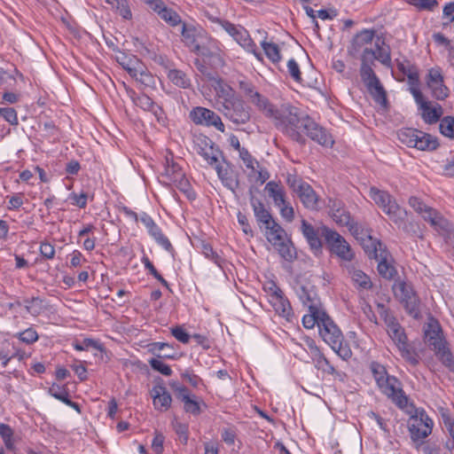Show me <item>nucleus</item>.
<instances>
[{
	"mask_svg": "<svg viewBox=\"0 0 454 454\" xmlns=\"http://www.w3.org/2000/svg\"><path fill=\"white\" fill-rule=\"evenodd\" d=\"M215 165L217 176L219 179L222 181L223 184L229 190H231L232 192H234L235 190L239 185L238 173L228 163H216Z\"/></svg>",
	"mask_w": 454,
	"mask_h": 454,
	"instance_id": "5701e85b",
	"label": "nucleus"
},
{
	"mask_svg": "<svg viewBox=\"0 0 454 454\" xmlns=\"http://www.w3.org/2000/svg\"><path fill=\"white\" fill-rule=\"evenodd\" d=\"M301 135L303 137L304 135H306L311 140L325 147H331L334 143L332 136L326 129L317 123L309 115H307L302 124Z\"/></svg>",
	"mask_w": 454,
	"mask_h": 454,
	"instance_id": "2eb2a0df",
	"label": "nucleus"
},
{
	"mask_svg": "<svg viewBox=\"0 0 454 454\" xmlns=\"http://www.w3.org/2000/svg\"><path fill=\"white\" fill-rule=\"evenodd\" d=\"M262 231L268 242L274 247L285 261L291 262L296 259L295 248L286 231L278 223L275 222Z\"/></svg>",
	"mask_w": 454,
	"mask_h": 454,
	"instance_id": "423d86ee",
	"label": "nucleus"
},
{
	"mask_svg": "<svg viewBox=\"0 0 454 454\" xmlns=\"http://www.w3.org/2000/svg\"><path fill=\"white\" fill-rule=\"evenodd\" d=\"M106 2L114 8L122 18L131 19L132 13L127 0H106Z\"/></svg>",
	"mask_w": 454,
	"mask_h": 454,
	"instance_id": "8fccbe9b",
	"label": "nucleus"
},
{
	"mask_svg": "<svg viewBox=\"0 0 454 454\" xmlns=\"http://www.w3.org/2000/svg\"><path fill=\"white\" fill-rule=\"evenodd\" d=\"M233 39L247 52L252 53L258 60H262V55L256 50V44L249 33L242 26L236 32Z\"/></svg>",
	"mask_w": 454,
	"mask_h": 454,
	"instance_id": "cd10ccee",
	"label": "nucleus"
},
{
	"mask_svg": "<svg viewBox=\"0 0 454 454\" xmlns=\"http://www.w3.org/2000/svg\"><path fill=\"white\" fill-rule=\"evenodd\" d=\"M389 256L390 255L388 252L386 250L380 252L378 255V258H374L376 261H378L377 269L379 274L386 279L393 278V277L396 273L395 269L388 261Z\"/></svg>",
	"mask_w": 454,
	"mask_h": 454,
	"instance_id": "c9c22d12",
	"label": "nucleus"
},
{
	"mask_svg": "<svg viewBox=\"0 0 454 454\" xmlns=\"http://www.w3.org/2000/svg\"><path fill=\"white\" fill-rule=\"evenodd\" d=\"M153 12L171 27H175L182 23L180 15L173 9L168 8L163 1H161L160 4L155 5V10Z\"/></svg>",
	"mask_w": 454,
	"mask_h": 454,
	"instance_id": "72a5a7b5",
	"label": "nucleus"
},
{
	"mask_svg": "<svg viewBox=\"0 0 454 454\" xmlns=\"http://www.w3.org/2000/svg\"><path fill=\"white\" fill-rule=\"evenodd\" d=\"M348 271L354 286L357 289L369 290L372 288V283L371 281V278L364 271H362L359 269H356L354 266L348 267Z\"/></svg>",
	"mask_w": 454,
	"mask_h": 454,
	"instance_id": "f704fd0d",
	"label": "nucleus"
},
{
	"mask_svg": "<svg viewBox=\"0 0 454 454\" xmlns=\"http://www.w3.org/2000/svg\"><path fill=\"white\" fill-rule=\"evenodd\" d=\"M239 90L242 91L244 96L248 101L253 104L258 111L262 113L270 103V100L260 94L254 88V86L245 80L239 82Z\"/></svg>",
	"mask_w": 454,
	"mask_h": 454,
	"instance_id": "412c9836",
	"label": "nucleus"
},
{
	"mask_svg": "<svg viewBox=\"0 0 454 454\" xmlns=\"http://www.w3.org/2000/svg\"><path fill=\"white\" fill-rule=\"evenodd\" d=\"M331 216L339 225L348 226L350 224L351 216L340 203L334 202L333 204L331 207Z\"/></svg>",
	"mask_w": 454,
	"mask_h": 454,
	"instance_id": "4c0bfd02",
	"label": "nucleus"
},
{
	"mask_svg": "<svg viewBox=\"0 0 454 454\" xmlns=\"http://www.w3.org/2000/svg\"><path fill=\"white\" fill-rule=\"evenodd\" d=\"M362 246L371 258H378L380 252L386 251V247L379 240L368 236L362 239Z\"/></svg>",
	"mask_w": 454,
	"mask_h": 454,
	"instance_id": "a19ab883",
	"label": "nucleus"
},
{
	"mask_svg": "<svg viewBox=\"0 0 454 454\" xmlns=\"http://www.w3.org/2000/svg\"><path fill=\"white\" fill-rule=\"evenodd\" d=\"M374 45L375 50L364 48L362 52L360 75L374 101L385 106L387 104L386 91L375 74L372 66L374 60H379L382 65L387 67H391L390 49L380 38H377Z\"/></svg>",
	"mask_w": 454,
	"mask_h": 454,
	"instance_id": "f257e3e1",
	"label": "nucleus"
},
{
	"mask_svg": "<svg viewBox=\"0 0 454 454\" xmlns=\"http://www.w3.org/2000/svg\"><path fill=\"white\" fill-rule=\"evenodd\" d=\"M43 301L39 297H33L30 300L25 301V308L27 311L33 315H39L43 309Z\"/></svg>",
	"mask_w": 454,
	"mask_h": 454,
	"instance_id": "864d4df0",
	"label": "nucleus"
},
{
	"mask_svg": "<svg viewBox=\"0 0 454 454\" xmlns=\"http://www.w3.org/2000/svg\"><path fill=\"white\" fill-rule=\"evenodd\" d=\"M184 172L181 167L175 162L172 159L166 158V166L164 169V176L168 179L169 183H173L176 179V176L179 175H183Z\"/></svg>",
	"mask_w": 454,
	"mask_h": 454,
	"instance_id": "a18cd8bd",
	"label": "nucleus"
},
{
	"mask_svg": "<svg viewBox=\"0 0 454 454\" xmlns=\"http://www.w3.org/2000/svg\"><path fill=\"white\" fill-rule=\"evenodd\" d=\"M325 316V311L321 309V308L309 309V314L302 317V325L307 329H312L316 325L319 328L321 319H324Z\"/></svg>",
	"mask_w": 454,
	"mask_h": 454,
	"instance_id": "58836bf2",
	"label": "nucleus"
},
{
	"mask_svg": "<svg viewBox=\"0 0 454 454\" xmlns=\"http://www.w3.org/2000/svg\"><path fill=\"white\" fill-rule=\"evenodd\" d=\"M214 22L217 23L223 29H224L232 38L235 36L236 32L240 28V25H235L228 20L215 19Z\"/></svg>",
	"mask_w": 454,
	"mask_h": 454,
	"instance_id": "bf43d9fd",
	"label": "nucleus"
},
{
	"mask_svg": "<svg viewBox=\"0 0 454 454\" xmlns=\"http://www.w3.org/2000/svg\"><path fill=\"white\" fill-rule=\"evenodd\" d=\"M149 351L159 358H174V354L161 355L160 352L165 348H172V346L167 342H153L148 346Z\"/></svg>",
	"mask_w": 454,
	"mask_h": 454,
	"instance_id": "5fc2aeb1",
	"label": "nucleus"
},
{
	"mask_svg": "<svg viewBox=\"0 0 454 454\" xmlns=\"http://www.w3.org/2000/svg\"><path fill=\"white\" fill-rule=\"evenodd\" d=\"M396 298L404 305L407 312L414 317L419 314V301L411 285L398 281L393 286Z\"/></svg>",
	"mask_w": 454,
	"mask_h": 454,
	"instance_id": "4468645a",
	"label": "nucleus"
},
{
	"mask_svg": "<svg viewBox=\"0 0 454 454\" xmlns=\"http://www.w3.org/2000/svg\"><path fill=\"white\" fill-rule=\"evenodd\" d=\"M181 35L185 46H187L192 52L206 57L220 55V49L216 45V42H212L215 45V51H209L208 49L204 46L206 35L202 31L196 29L194 27L187 26L185 23H183Z\"/></svg>",
	"mask_w": 454,
	"mask_h": 454,
	"instance_id": "6e6552de",
	"label": "nucleus"
},
{
	"mask_svg": "<svg viewBox=\"0 0 454 454\" xmlns=\"http://www.w3.org/2000/svg\"><path fill=\"white\" fill-rule=\"evenodd\" d=\"M191 120L198 125H204L207 127H215L218 131L223 133L225 131V126L222 121L221 117L214 111L197 106L190 112Z\"/></svg>",
	"mask_w": 454,
	"mask_h": 454,
	"instance_id": "f3484780",
	"label": "nucleus"
},
{
	"mask_svg": "<svg viewBox=\"0 0 454 454\" xmlns=\"http://www.w3.org/2000/svg\"><path fill=\"white\" fill-rule=\"evenodd\" d=\"M142 263L145 268L152 274L157 280H159L164 286H168V282L161 277V275L157 271L152 262L149 260L147 256H144L141 259Z\"/></svg>",
	"mask_w": 454,
	"mask_h": 454,
	"instance_id": "13d9d810",
	"label": "nucleus"
},
{
	"mask_svg": "<svg viewBox=\"0 0 454 454\" xmlns=\"http://www.w3.org/2000/svg\"><path fill=\"white\" fill-rule=\"evenodd\" d=\"M251 172L248 175L250 179H254L260 184H264L270 178V173L266 168L262 166L259 162L255 164L254 169H250Z\"/></svg>",
	"mask_w": 454,
	"mask_h": 454,
	"instance_id": "3c124183",
	"label": "nucleus"
},
{
	"mask_svg": "<svg viewBox=\"0 0 454 454\" xmlns=\"http://www.w3.org/2000/svg\"><path fill=\"white\" fill-rule=\"evenodd\" d=\"M301 230L311 249L315 251L320 250L322 247L320 239L321 231L316 230L304 219L301 221Z\"/></svg>",
	"mask_w": 454,
	"mask_h": 454,
	"instance_id": "c85d7f7f",
	"label": "nucleus"
},
{
	"mask_svg": "<svg viewBox=\"0 0 454 454\" xmlns=\"http://www.w3.org/2000/svg\"><path fill=\"white\" fill-rule=\"evenodd\" d=\"M427 85L431 90V95L437 100H444L450 95L449 88L444 84V77L440 67H433L428 70L426 77Z\"/></svg>",
	"mask_w": 454,
	"mask_h": 454,
	"instance_id": "a211bd4d",
	"label": "nucleus"
},
{
	"mask_svg": "<svg viewBox=\"0 0 454 454\" xmlns=\"http://www.w3.org/2000/svg\"><path fill=\"white\" fill-rule=\"evenodd\" d=\"M19 338L21 341L31 344L38 340V334L33 328H27L19 334Z\"/></svg>",
	"mask_w": 454,
	"mask_h": 454,
	"instance_id": "338daca9",
	"label": "nucleus"
},
{
	"mask_svg": "<svg viewBox=\"0 0 454 454\" xmlns=\"http://www.w3.org/2000/svg\"><path fill=\"white\" fill-rule=\"evenodd\" d=\"M370 368H371V372H372V373L373 375V378H374V380L376 381V384H378L380 381L384 380L385 378H387L388 376H390L387 373L386 368L382 364H380L379 363L372 362L371 364Z\"/></svg>",
	"mask_w": 454,
	"mask_h": 454,
	"instance_id": "6e6d98bb",
	"label": "nucleus"
},
{
	"mask_svg": "<svg viewBox=\"0 0 454 454\" xmlns=\"http://www.w3.org/2000/svg\"><path fill=\"white\" fill-rule=\"evenodd\" d=\"M133 101L136 106L144 109L145 111L152 112L158 121L162 118V109L156 103H154L151 98L145 94L137 95L133 98Z\"/></svg>",
	"mask_w": 454,
	"mask_h": 454,
	"instance_id": "e433bc0d",
	"label": "nucleus"
},
{
	"mask_svg": "<svg viewBox=\"0 0 454 454\" xmlns=\"http://www.w3.org/2000/svg\"><path fill=\"white\" fill-rule=\"evenodd\" d=\"M193 149L209 165L213 166L217 163V151L214 148L212 141L207 137H197L194 140Z\"/></svg>",
	"mask_w": 454,
	"mask_h": 454,
	"instance_id": "4be33fe9",
	"label": "nucleus"
},
{
	"mask_svg": "<svg viewBox=\"0 0 454 454\" xmlns=\"http://www.w3.org/2000/svg\"><path fill=\"white\" fill-rule=\"evenodd\" d=\"M318 331L324 341L327 343L339 356L343 360L351 357V349L344 343V337L341 331L327 314L324 319H321Z\"/></svg>",
	"mask_w": 454,
	"mask_h": 454,
	"instance_id": "39448f33",
	"label": "nucleus"
},
{
	"mask_svg": "<svg viewBox=\"0 0 454 454\" xmlns=\"http://www.w3.org/2000/svg\"><path fill=\"white\" fill-rule=\"evenodd\" d=\"M263 290L268 294L269 301L283 293V291L272 280H269L264 283Z\"/></svg>",
	"mask_w": 454,
	"mask_h": 454,
	"instance_id": "69168bd1",
	"label": "nucleus"
},
{
	"mask_svg": "<svg viewBox=\"0 0 454 454\" xmlns=\"http://www.w3.org/2000/svg\"><path fill=\"white\" fill-rule=\"evenodd\" d=\"M296 294L301 303L309 309L320 308V302L317 298V294L311 286L307 287L304 286H300L296 290Z\"/></svg>",
	"mask_w": 454,
	"mask_h": 454,
	"instance_id": "7c9ffc66",
	"label": "nucleus"
},
{
	"mask_svg": "<svg viewBox=\"0 0 454 454\" xmlns=\"http://www.w3.org/2000/svg\"><path fill=\"white\" fill-rule=\"evenodd\" d=\"M439 129L442 136L454 139V117L445 116L440 121Z\"/></svg>",
	"mask_w": 454,
	"mask_h": 454,
	"instance_id": "de8ad7c7",
	"label": "nucleus"
},
{
	"mask_svg": "<svg viewBox=\"0 0 454 454\" xmlns=\"http://www.w3.org/2000/svg\"><path fill=\"white\" fill-rule=\"evenodd\" d=\"M312 359L317 370H321L328 374H333L335 372L334 367L321 352L319 353V356H316Z\"/></svg>",
	"mask_w": 454,
	"mask_h": 454,
	"instance_id": "603ef678",
	"label": "nucleus"
},
{
	"mask_svg": "<svg viewBox=\"0 0 454 454\" xmlns=\"http://www.w3.org/2000/svg\"><path fill=\"white\" fill-rule=\"evenodd\" d=\"M380 391L390 399L398 408L405 409L408 397L404 394L401 382L395 376H388L377 384Z\"/></svg>",
	"mask_w": 454,
	"mask_h": 454,
	"instance_id": "ddd939ff",
	"label": "nucleus"
},
{
	"mask_svg": "<svg viewBox=\"0 0 454 454\" xmlns=\"http://www.w3.org/2000/svg\"><path fill=\"white\" fill-rule=\"evenodd\" d=\"M218 87L215 89L218 97L222 99L221 102H226L239 98L237 96L233 90L227 84L223 83L221 79L217 80Z\"/></svg>",
	"mask_w": 454,
	"mask_h": 454,
	"instance_id": "09e8293b",
	"label": "nucleus"
},
{
	"mask_svg": "<svg viewBox=\"0 0 454 454\" xmlns=\"http://www.w3.org/2000/svg\"><path fill=\"white\" fill-rule=\"evenodd\" d=\"M408 203L411 207L421 215L436 230L447 231L449 229V222L436 210L427 206L419 198L412 196L409 199Z\"/></svg>",
	"mask_w": 454,
	"mask_h": 454,
	"instance_id": "f8f14e48",
	"label": "nucleus"
},
{
	"mask_svg": "<svg viewBox=\"0 0 454 454\" xmlns=\"http://www.w3.org/2000/svg\"><path fill=\"white\" fill-rule=\"evenodd\" d=\"M168 80L176 86L182 89H188L192 86L191 79L188 75L179 69H168L167 72Z\"/></svg>",
	"mask_w": 454,
	"mask_h": 454,
	"instance_id": "ea45409f",
	"label": "nucleus"
},
{
	"mask_svg": "<svg viewBox=\"0 0 454 454\" xmlns=\"http://www.w3.org/2000/svg\"><path fill=\"white\" fill-rule=\"evenodd\" d=\"M153 406L156 410L165 411L171 405L172 398L167 388L161 385H155L151 390Z\"/></svg>",
	"mask_w": 454,
	"mask_h": 454,
	"instance_id": "a878e982",
	"label": "nucleus"
},
{
	"mask_svg": "<svg viewBox=\"0 0 454 454\" xmlns=\"http://www.w3.org/2000/svg\"><path fill=\"white\" fill-rule=\"evenodd\" d=\"M124 68L142 85L151 87L154 84L153 76L137 59L132 65L128 64Z\"/></svg>",
	"mask_w": 454,
	"mask_h": 454,
	"instance_id": "393cba45",
	"label": "nucleus"
},
{
	"mask_svg": "<svg viewBox=\"0 0 454 454\" xmlns=\"http://www.w3.org/2000/svg\"><path fill=\"white\" fill-rule=\"evenodd\" d=\"M434 352L442 364L450 372H454V356L450 352V348L445 345Z\"/></svg>",
	"mask_w": 454,
	"mask_h": 454,
	"instance_id": "c03bdc74",
	"label": "nucleus"
},
{
	"mask_svg": "<svg viewBox=\"0 0 454 454\" xmlns=\"http://www.w3.org/2000/svg\"><path fill=\"white\" fill-rule=\"evenodd\" d=\"M69 200L73 205L77 206L80 208H84L87 206L88 194L84 192L80 193L72 192L69 195Z\"/></svg>",
	"mask_w": 454,
	"mask_h": 454,
	"instance_id": "680f3d73",
	"label": "nucleus"
},
{
	"mask_svg": "<svg viewBox=\"0 0 454 454\" xmlns=\"http://www.w3.org/2000/svg\"><path fill=\"white\" fill-rule=\"evenodd\" d=\"M262 114L271 120L274 126L285 136L295 142L305 143L301 128L308 114L301 113L289 103L277 106L270 102Z\"/></svg>",
	"mask_w": 454,
	"mask_h": 454,
	"instance_id": "f03ea898",
	"label": "nucleus"
},
{
	"mask_svg": "<svg viewBox=\"0 0 454 454\" xmlns=\"http://www.w3.org/2000/svg\"><path fill=\"white\" fill-rule=\"evenodd\" d=\"M369 196L399 229L408 231L406 223L408 213L405 208L398 205L389 192L372 186L370 188Z\"/></svg>",
	"mask_w": 454,
	"mask_h": 454,
	"instance_id": "7ed1b4c3",
	"label": "nucleus"
},
{
	"mask_svg": "<svg viewBox=\"0 0 454 454\" xmlns=\"http://www.w3.org/2000/svg\"><path fill=\"white\" fill-rule=\"evenodd\" d=\"M380 317L385 322L389 338L398 348L403 358L411 364L416 365L419 363V359L408 343V338L404 329L388 310H383L380 313Z\"/></svg>",
	"mask_w": 454,
	"mask_h": 454,
	"instance_id": "20e7f679",
	"label": "nucleus"
},
{
	"mask_svg": "<svg viewBox=\"0 0 454 454\" xmlns=\"http://www.w3.org/2000/svg\"><path fill=\"white\" fill-rule=\"evenodd\" d=\"M399 140L409 147L421 151H434L438 148V139L421 130L405 128L398 131Z\"/></svg>",
	"mask_w": 454,
	"mask_h": 454,
	"instance_id": "0eeeda50",
	"label": "nucleus"
},
{
	"mask_svg": "<svg viewBox=\"0 0 454 454\" xmlns=\"http://www.w3.org/2000/svg\"><path fill=\"white\" fill-rule=\"evenodd\" d=\"M172 335L180 342L186 344L189 342L191 336L181 325H176L171 328Z\"/></svg>",
	"mask_w": 454,
	"mask_h": 454,
	"instance_id": "e2e57ef3",
	"label": "nucleus"
},
{
	"mask_svg": "<svg viewBox=\"0 0 454 454\" xmlns=\"http://www.w3.org/2000/svg\"><path fill=\"white\" fill-rule=\"evenodd\" d=\"M406 76L408 78L409 91L413 96L414 99H419L423 94L419 87V78L418 69L415 68L414 70L407 71Z\"/></svg>",
	"mask_w": 454,
	"mask_h": 454,
	"instance_id": "79ce46f5",
	"label": "nucleus"
},
{
	"mask_svg": "<svg viewBox=\"0 0 454 454\" xmlns=\"http://www.w3.org/2000/svg\"><path fill=\"white\" fill-rule=\"evenodd\" d=\"M286 183L306 208L309 210H317L319 208L318 195L310 184L294 175H288Z\"/></svg>",
	"mask_w": 454,
	"mask_h": 454,
	"instance_id": "9d476101",
	"label": "nucleus"
},
{
	"mask_svg": "<svg viewBox=\"0 0 454 454\" xmlns=\"http://www.w3.org/2000/svg\"><path fill=\"white\" fill-rule=\"evenodd\" d=\"M321 236L325 239L331 252L340 259L350 262L354 258V253L346 239L337 231L326 226L321 228Z\"/></svg>",
	"mask_w": 454,
	"mask_h": 454,
	"instance_id": "9b49d317",
	"label": "nucleus"
},
{
	"mask_svg": "<svg viewBox=\"0 0 454 454\" xmlns=\"http://www.w3.org/2000/svg\"><path fill=\"white\" fill-rule=\"evenodd\" d=\"M420 111L421 118L425 123L432 125L442 120L443 108L438 103L426 100L423 95L419 99H414Z\"/></svg>",
	"mask_w": 454,
	"mask_h": 454,
	"instance_id": "6ab92c4d",
	"label": "nucleus"
},
{
	"mask_svg": "<svg viewBox=\"0 0 454 454\" xmlns=\"http://www.w3.org/2000/svg\"><path fill=\"white\" fill-rule=\"evenodd\" d=\"M176 397L184 403V409L186 412L193 415L200 413V408L198 402L192 397L188 389L185 387H178L176 388Z\"/></svg>",
	"mask_w": 454,
	"mask_h": 454,
	"instance_id": "2f4dec72",
	"label": "nucleus"
},
{
	"mask_svg": "<svg viewBox=\"0 0 454 454\" xmlns=\"http://www.w3.org/2000/svg\"><path fill=\"white\" fill-rule=\"evenodd\" d=\"M139 221L146 228L149 235L157 242L158 245L162 247L166 251L174 253V248L169 239L162 233L160 228L156 224L153 219L143 212L139 215Z\"/></svg>",
	"mask_w": 454,
	"mask_h": 454,
	"instance_id": "aec40b11",
	"label": "nucleus"
},
{
	"mask_svg": "<svg viewBox=\"0 0 454 454\" xmlns=\"http://www.w3.org/2000/svg\"><path fill=\"white\" fill-rule=\"evenodd\" d=\"M264 191L268 196L273 200L276 207L284 205L286 201V194L285 188L279 183L270 181L266 184Z\"/></svg>",
	"mask_w": 454,
	"mask_h": 454,
	"instance_id": "473e14b6",
	"label": "nucleus"
},
{
	"mask_svg": "<svg viewBox=\"0 0 454 454\" xmlns=\"http://www.w3.org/2000/svg\"><path fill=\"white\" fill-rule=\"evenodd\" d=\"M275 311L287 321H292L294 312L289 301L285 297L284 293L275 296L269 301Z\"/></svg>",
	"mask_w": 454,
	"mask_h": 454,
	"instance_id": "c756f323",
	"label": "nucleus"
},
{
	"mask_svg": "<svg viewBox=\"0 0 454 454\" xmlns=\"http://www.w3.org/2000/svg\"><path fill=\"white\" fill-rule=\"evenodd\" d=\"M375 32L373 30L364 29L356 35V41L359 45H365L373 41Z\"/></svg>",
	"mask_w": 454,
	"mask_h": 454,
	"instance_id": "774afa93",
	"label": "nucleus"
},
{
	"mask_svg": "<svg viewBox=\"0 0 454 454\" xmlns=\"http://www.w3.org/2000/svg\"><path fill=\"white\" fill-rule=\"evenodd\" d=\"M172 184L183 193H184L189 200H194L196 198L195 192L192 188V185L186 178L184 173L176 176V179Z\"/></svg>",
	"mask_w": 454,
	"mask_h": 454,
	"instance_id": "37998d69",
	"label": "nucleus"
},
{
	"mask_svg": "<svg viewBox=\"0 0 454 454\" xmlns=\"http://www.w3.org/2000/svg\"><path fill=\"white\" fill-rule=\"evenodd\" d=\"M250 203L258 226L262 231L276 222L271 214L265 208L263 203L252 193Z\"/></svg>",
	"mask_w": 454,
	"mask_h": 454,
	"instance_id": "b1692460",
	"label": "nucleus"
},
{
	"mask_svg": "<svg viewBox=\"0 0 454 454\" xmlns=\"http://www.w3.org/2000/svg\"><path fill=\"white\" fill-rule=\"evenodd\" d=\"M407 2L419 10L427 11H432L438 4L436 0H408Z\"/></svg>",
	"mask_w": 454,
	"mask_h": 454,
	"instance_id": "052dcab7",
	"label": "nucleus"
},
{
	"mask_svg": "<svg viewBox=\"0 0 454 454\" xmlns=\"http://www.w3.org/2000/svg\"><path fill=\"white\" fill-rule=\"evenodd\" d=\"M433 420L425 411L419 412L410 419L409 430L414 442H422L432 433Z\"/></svg>",
	"mask_w": 454,
	"mask_h": 454,
	"instance_id": "dca6fc26",
	"label": "nucleus"
},
{
	"mask_svg": "<svg viewBox=\"0 0 454 454\" xmlns=\"http://www.w3.org/2000/svg\"><path fill=\"white\" fill-rule=\"evenodd\" d=\"M279 209L280 215L286 222L291 223L294 218V207L287 202H284V205L277 207Z\"/></svg>",
	"mask_w": 454,
	"mask_h": 454,
	"instance_id": "0e129e2a",
	"label": "nucleus"
},
{
	"mask_svg": "<svg viewBox=\"0 0 454 454\" xmlns=\"http://www.w3.org/2000/svg\"><path fill=\"white\" fill-rule=\"evenodd\" d=\"M148 363L154 371H157L165 376H170L172 374L171 368L158 358H152Z\"/></svg>",
	"mask_w": 454,
	"mask_h": 454,
	"instance_id": "4d7b16f0",
	"label": "nucleus"
},
{
	"mask_svg": "<svg viewBox=\"0 0 454 454\" xmlns=\"http://www.w3.org/2000/svg\"><path fill=\"white\" fill-rule=\"evenodd\" d=\"M261 46L263 49L267 58L273 63H278L281 60L280 51L276 43L262 41L261 43Z\"/></svg>",
	"mask_w": 454,
	"mask_h": 454,
	"instance_id": "49530a36",
	"label": "nucleus"
},
{
	"mask_svg": "<svg viewBox=\"0 0 454 454\" xmlns=\"http://www.w3.org/2000/svg\"><path fill=\"white\" fill-rule=\"evenodd\" d=\"M425 340L434 351L446 345L441 327L435 321L427 325L425 330Z\"/></svg>",
	"mask_w": 454,
	"mask_h": 454,
	"instance_id": "bb28decb",
	"label": "nucleus"
},
{
	"mask_svg": "<svg viewBox=\"0 0 454 454\" xmlns=\"http://www.w3.org/2000/svg\"><path fill=\"white\" fill-rule=\"evenodd\" d=\"M219 111L235 126L247 124L251 119V108L241 98L221 102Z\"/></svg>",
	"mask_w": 454,
	"mask_h": 454,
	"instance_id": "1a4fd4ad",
	"label": "nucleus"
}]
</instances>
